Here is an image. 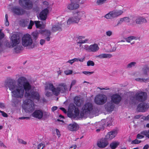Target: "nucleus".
<instances>
[{"label": "nucleus", "instance_id": "18", "mask_svg": "<svg viewBox=\"0 0 149 149\" xmlns=\"http://www.w3.org/2000/svg\"><path fill=\"white\" fill-rule=\"evenodd\" d=\"M117 133V131L116 130L109 132L106 136L104 140H111L116 136Z\"/></svg>", "mask_w": 149, "mask_h": 149}, {"label": "nucleus", "instance_id": "50", "mask_svg": "<svg viewBox=\"0 0 149 149\" xmlns=\"http://www.w3.org/2000/svg\"><path fill=\"white\" fill-rule=\"evenodd\" d=\"M106 34L107 36L110 37L113 34V32L111 30H109L106 32Z\"/></svg>", "mask_w": 149, "mask_h": 149}, {"label": "nucleus", "instance_id": "22", "mask_svg": "<svg viewBox=\"0 0 149 149\" xmlns=\"http://www.w3.org/2000/svg\"><path fill=\"white\" fill-rule=\"evenodd\" d=\"M68 129L70 131H76L78 129V125L76 123H74L68 125Z\"/></svg>", "mask_w": 149, "mask_h": 149}, {"label": "nucleus", "instance_id": "16", "mask_svg": "<svg viewBox=\"0 0 149 149\" xmlns=\"http://www.w3.org/2000/svg\"><path fill=\"white\" fill-rule=\"evenodd\" d=\"M32 116L38 119H40L43 117V112L41 110H36L32 113Z\"/></svg>", "mask_w": 149, "mask_h": 149}, {"label": "nucleus", "instance_id": "23", "mask_svg": "<svg viewBox=\"0 0 149 149\" xmlns=\"http://www.w3.org/2000/svg\"><path fill=\"white\" fill-rule=\"evenodd\" d=\"M131 18H132L131 17H125L124 18H120V20L118 21L117 24V26L119 24H120L123 22L128 23L131 22V20L132 19Z\"/></svg>", "mask_w": 149, "mask_h": 149}, {"label": "nucleus", "instance_id": "14", "mask_svg": "<svg viewBox=\"0 0 149 149\" xmlns=\"http://www.w3.org/2000/svg\"><path fill=\"white\" fill-rule=\"evenodd\" d=\"M105 109L108 112L112 111L115 107V105L113 102L111 101L107 102L104 106Z\"/></svg>", "mask_w": 149, "mask_h": 149}, {"label": "nucleus", "instance_id": "30", "mask_svg": "<svg viewBox=\"0 0 149 149\" xmlns=\"http://www.w3.org/2000/svg\"><path fill=\"white\" fill-rule=\"evenodd\" d=\"M119 145V143L117 141H113L111 143L109 146L111 149H115Z\"/></svg>", "mask_w": 149, "mask_h": 149}, {"label": "nucleus", "instance_id": "3", "mask_svg": "<svg viewBox=\"0 0 149 149\" xmlns=\"http://www.w3.org/2000/svg\"><path fill=\"white\" fill-rule=\"evenodd\" d=\"M22 44L24 47H28L29 49L35 47V44L33 43L31 36L29 34L24 35L22 38Z\"/></svg>", "mask_w": 149, "mask_h": 149}, {"label": "nucleus", "instance_id": "20", "mask_svg": "<svg viewBox=\"0 0 149 149\" xmlns=\"http://www.w3.org/2000/svg\"><path fill=\"white\" fill-rule=\"evenodd\" d=\"M108 144L109 143L107 140H99L97 143V146L101 148L106 147Z\"/></svg>", "mask_w": 149, "mask_h": 149}, {"label": "nucleus", "instance_id": "6", "mask_svg": "<svg viewBox=\"0 0 149 149\" xmlns=\"http://www.w3.org/2000/svg\"><path fill=\"white\" fill-rule=\"evenodd\" d=\"M19 3L21 6L26 10H31L33 7V2L31 0H19Z\"/></svg>", "mask_w": 149, "mask_h": 149}, {"label": "nucleus", "instance_id": "61", "mask_svg": "<svg viewBox=\"0 0 149 149\" xmlns=\"http://www.w3.org/2000/svg\"><path fill=\"white\" fill-rule=\"evenodd\" d=\"M60 109L62 110L64 113H66L67 111L63 107H60Z\"/></svg>", "mask_w": 149, "mask_h": 149}, {"label": "nucleus", "instance_id": "24", "mask_svg": "<svg viewBox=\"0 0 149 149\" xmlns=\"http://www.w3.org/2000/svg\"><path fill=\"white\" fill-rule=\"evenodd\" d=\"M99 49V47L97 45L95 44L91 45L89 46V52H96Z\"/></svg>", "mask_w": 149, "mask_h": 149}, {"label": "nucleus", "instance_id": "43", "mask_svg": "<svg viewBox=\"0 0 149 149\" xmlns=\"http://www.w3.org/2000/svg\"><path fill=\"white\" fill-rule=\"evenodd\" d=\"M50 114L49 113L44 111L43 112V116L45 118H48L50 116Z\"/></svg>", "mask_w": 149, "mask_h": 149}, {"label": "nucleus", "instance_id": "17", "mask_svg": "<svg viewBox=\"0 0 149 149\" xmlns=\"http://www.w3.org/2000/svg\"><path fill=\"white\" fill-rule=\"evenodd\" d=\"M48 12L49 10L47 8H46L42 10L39 15L40 19L42 20H46Z\"/></svg>", "mask_w": 149, "mask_h": 149}, {"label": "nucleus", "instance_id": "12", "mask_svg": "<svg viewBox=\"0 0 149 149\" xmlns=\"http://www.w3.org/2000/svg\"><path fill=\"white\" fill-rule=\"evenodd\" d=\"M11 40L12 43L13 47L18 44L20 42V39L19 36L16 34H14L11 37Z\"/></svg>", "mask_w": 149, "mask_h": 149}, {"label": "nucleus", "instance_id": "9", "mask_svg": "<svg viewBox=\"0 0 149 149\" xmlns=\"http://www.w3.org/2000/svg\"><path fill=\"white\" fill-rule=\"evenodd\" d=\"M147 97L146 92L140 91L137 92L133 98L137 101L141 102L145 101L147 99Z\"/></svg>", "mask_w": 149, "mask_h": 149}, {"label": "nucleus", "instance_id": "63", "mask_svg": "<svg viewBox=\"0 0 149 149\" xmlns=\"http://www.w3.org/2000/svg\"><path fill=\"white\" fill-rule=\"evenodd\" d=\"M56 132L57 133V135L58 136L60 137L61 134H60V133L59 130L57 129H56Z\"/></svg>", "mask_w": 149, "mask_h": 149}, {"label": "nucleus", "instance_id": "38", "mask_svg": "<svg viewBox=\"0 0 149 149\" xmlns=\"http://www.w3.org/2000/svg\"><path fill=\"white\" fill-rule=\"evenodd\" d=\"M149 67L147 65H145L143 69V70L145 74H146L147 72H149Z\"/></svg>", "mask_w": 149, "mask_h": 149}, {"label": "nucleus", "instance_id": "41", "mask_svg": "<svg viewBox=\"0 0 149 149\" xmlns=\"http://www.w3.org/2000/svg\"><path fill=\"white\" fill-rule=\"evenodd\" d=\"M141 133L145 135L146 137H148V138H149V130L148 131H142L141 132Z\"/></svg>", "mask_w": 149, "mask_h": 149}, {"label": "nucleus", "instance_id": "51", "mask_svg": "<svg viewBox=\"0 0 149 149\" xmlns=\"http://www.w3.org/2000/svg\"><path fill=\"white\" fill-rule=\"evenodd\" d=\"M145 135L142 134L141 132L139 134H138L137 135V138L138 139H142L143 138Z\"/></svg>", "mask_w": 149, "mask_h": 149}, {"label": "nucleus", "instance_id": "29", "mask_svg": "<svg viewBox=\"0 0 149 149\" xmlns=\"http://www.w3.org/2000/svg\"><path fill=\"white\" fill-rule=\"evenodd\" d=\"M74 103L77 106H80L81 104V102L80 101V98L76 96L74 98Z\"/></svg>", "mask_w": 149, "mask_h": 149}, {"label": "nucleus", "instance_id": "53", "mask_svg": "<svg viewBox=\"0 0 149 149\" xmlns=\"http://www.w3.org/2000/svg\"><path fill=\"white\" fill-rule=\"evenodd\" d=\"M64 72L65 74L68 75L72 74V71L70 70H68L65 71Z\"/></svg>", "mask_w": 149, "mask_h": 149}, {"label": "nucleus", "instance_id": "27", "mask_svg": "<svg viewBox=\"0 0 149 149\" xmlns=\"http://www.w3.org/2000/svg\"><path fill=\"white\" fill-rule=\"evenodd\" d=\"M136 23L137 24H141L146 22V19L141 17H138L135 20Z\"/></svg>", "mask_w": 149, "mask_h": 149}, {"label": "nucleus", "instance_id": "11", "mask_svg": "<svg viewBox=\"0 0 149 149\" xmlns=\"http://www.w3.org/2000/svg\"><path fill=\"white\" fill-rule=\"evenodd\" d=\"M149 107V105L147 104L141 103L137 106V111L139 112H144L148 109Z\"/></svg>", "mask_w": 149, "mask_h": 149}, {"label": "nucleus", "instance_id": "60", "mask_svg": "<svg viewBox=\"0 0 149 149\" xmlns=\"http://www.w3.org/2000/svg\"><path fill=\"white\" fill-rule=\"evenodd\" d=\"M19 119L21 120H23L24 119H26L27 120L29 119H30V118L29 117H19Z\"/></svg>", "mask_w": 149, "mask_h": 149}, {"label": "nucleus", "instance_id": "13", "mask_svg": "<svg viewBox=\"0 0 149 149\" xmlns=\"http://www.w3.org/2000/svg\"><path fill=\"white\" fill-rule=\"evenodd\" d=\"M79 20V19L74 13L73 17L69 18L67 22L68 24H70L72 23H78Z\"/></svg>", "mask_w": 149, "mask_h": 149}, {"label": "nucleus", "instance_id": "26", "mask_svg": "<svg viewBox=\"0 0 149 149\" xmlns=\"http://www.w3.org/2000/svg\"><path fill=\"white\" fill-rule=\"evenodd\" d=\"M112 56V55L110 54H103L96 56V57L100 59L104 58H110Z\"/></svg>", "mask_w": 149, "mask_h": 149}, {"label": "nucleus", "instance_id": "45", "mask_svg": "<svg viewBox=\"0 0 149 149\" xmlns=\"http://www.w3.org/2000/svg\"><path fill=\"white\" fill-rule=\"evenodd\" d=\"M87 65L88 66H93L95 65V63L93 61H92L89 60L87 62Z\"/></svg>", "mask_w": 149, "mask_h": 149}, {"label": "nucleus", "instance_id": "10", "mask_svg": "<svg viewBox=\"0 0 149 149\" xmlns=\"http://www.w3.org/2000/svg\"><path fill=\"white\" fill-rule=\"evenodd\" d=\"M12 12L15 14L17 15H22L25 13L24 9L19 6H15L11 9Z\"/></svg>", "mask_w": 149, "mask_h": 149}, {"label": "nucleus", "instance_id": "4", "mask_svg": "<svg viewBox=\"0 0 149 149\" xmlns=\"http://www.w3.org/2000/svg\"><path fill=\"white\" fill-rule=\"evenodd\" d=\"M23 109L26 112H32L35 109L34 103L30 99H27L23 101Z\"/></svg>", "mask_w": 149, "mask_h": 149}, {"label": "nucleus", "instance_id": "33", "mask_svg": "<svg viewBox=\"0 0 149 149\" xmlns=\"http://www.w3.org/2000/svg\"><path fill=\"white\" fill-rule=\"evenodd\" d=\"M135 80L137 81L141 82H149V78L147 79H143L141 78H137L135 79Z\"/></svg>", "mask_w": 149, "mask_h": 149}, {"label": "nucleus", "instance_id": "39", "mask_svg": "<svg viewBox=\"0 0 149 149\" xmlns=\"http://www.w3.org/2000/svg\"><path fill=\"white\" fill-rule=\"evenodd\" d=\"M89 46L87 45H83L82 47H81L80 48V50H85L86 51L89 52Z\"/></svg>", "mask_w": 149, "mask_h": 149}, {"label": "nucleus", "instance_id": "54", "mask_svg": "<svg viewBox=\"0 0 149 149\" xmlns=\"http://www.w3.org/2000/svg\"><path fill=\"white\" fill-rule=\"evenodd\" d=\"M45 146V145L44 144L40 143L39 145H38V149H43V148Z\"/></svg>", "mask_w": 149, "mask_h": 149}, {"label": "nucleus", "instance_id": "36", "mask_svg": "<svg viewBox=\"0 0 149 149\" xmlns=\"http://www.w3.org/2000/svg\"><path fill=\"white\" fill-rule=\"evenodd\" d=\"M136 64V63L135 62H131L127 65V68H131L134 67Z\"/></svg>", "mask_w": 149, "mask_h": 149}, {"label": "nucleus", "instance_id": "58", "mask_svg": "<svg viewBox=\"0 0 149 149\" xmlns=\"http://www.w3.org/2000/svg\"><path fill=\"white\" fill-rule=\"evenodd\" d=\"M45 42V40L43 39H41L40 41V44L41 45H43Z\"/></svg>", "mask_w": 149, "mask_h": 149}, {"label": "nucleus", "instance_id": "46", "mask_svg": "<svg viewBox=\"0 0 149 149\" xmlns=\"http://www.w3.org/2000/svg\"><path fill=\"white\" fill-rule=\"evenodd\" d=\"M34 23L37 28H39L41 26V25L40 24V22L39 21H35Z\"/></svg>", "mask_w": 149, "mask_h": 149}, {"label": "nucleus", "instance_id": "59", "mask_svg": "<svg viewBox=\"0 0 149 149\" xmlns=\"http://www.w3.org/2000/svg\"><path fill=\"white\" fill-rule=\"evenodd\" d=\"M18 142L19 143L22 144L26 145L27 144V142L24 140H18Z\"/></svg>", "mask_w": 149, "mask_h": 149}, {"label": "nucleus", "instance_id": "49", "mask_svg": "<svg viewBox=\"0 0 149 149\" xmlns=\"http://www.w3.org/2000/svg\"><path fill=\"white\" fill-rule=\"evenodd\" d=\"M78 40H77V44H82V43H85L88 40L87 39H85L84 40H79L78 41Z\"/></svg>", "mask_w": 149, "mask_h": 149}, {"label": "nucleus", "instance_id": "35", "mask_svg": "<svg viewBox=\"0 0 149 149\" xmlns=\"http://www.w3.org/2000/svg\"><path fill=\"white\" fill-rule=\"evenodd\" d=\"M14 49L16 53H18L19 52L20 50H22L23 49V47L21 45H19L17 46Z\"/></svg>", "mask_w": 149, "mask_h": 149}, {"label": "nucleus", "instance_id": "56", "mask_svg": "<svg viewBox=\"0 0 149 149\" xmlns=\"http://www.w3.org/2000/svg\"><path fill=\"white\" fill-rule=\"evenodd\" d=\"M0 108L2 109H4L6 108L5 104L2 102H0Z\"/></svg>", "mask_w": 149, "mask_h": 149}, {"label": "nucleus", "instance_id": "1", "mask_svg": "<svg viewBox=\"0 0 149 149\" xmlns=\"http://www.w3.org/2000/svg\"><path fill=\"white\" fill-rule=\"evenodd\" d=\"M6 86L11 91L12 95L15 98L12 100L14 106L16 107L21 100L17 98H22L24 94L26 98L36 99L38 101L39 95L37 92L31 90V86L27 81L26 78L21 77L17 80V84L14 80H9L6 84Z\"/></svg>", "mask_w": 149, "mask_h": 149}, {"label": "nucleus", "instance_id": "47", "mask_svg": "<svg viewBox=\"0 0 149 149\" xmlns=\"http://www.w3.org/2000/svg\"><path fill=\"white\" fill-rule=\"evenodd\" d=\"M34 24V22L31 20L30 21V23L29 24L28 27V29H31L32 28V26Z\"/></svg>", "mask_w": 149, "mask_h": 149}, {"label": "nucleus", "instance_id": "31", "mask_svg": "<svg viewBox=\"0 0 149 149\" xmlns=\"http://www.w3.org/2000/svg\"><path fill=\"white\" fill-rule=\"evenodd\" d=\"M139 38L137 37L131 36L125 38V41L128 42H130L131 40H136Z\"/></svg>", "mask_w": 149, "mask_h": 149}, {"label": "nucleus", "instance_id": "64", "mask_svg": "<svg viewBox=\"0 0 149 149\" xmlns=\"http://www.w3.org/2000/svg\"><path fill=\"white\" fill-rule=\"evenodd\" d=\"M149 148V145L148 144H146L143 147V149H147Z\"/></svg>", "mask_w": 149, "mask_h": 149}, {"label": "nucleus", "instance_id": "25", "mask_svg": "<svg viewBox=\"0 0 149 149\" xmlns=\"http://www.w3.org/2000/svg\"><path fill=\"white\" fill-rule=\"evenodd\" d=\"M80 20L81 19L86 17V14L84 11H79L75 13Z\"/></svg>", "mask_w": 149, "mask_h": 149}, {"label": "nucleus", "instance_id": "57", "mask_svg": "<svg viewBox=\"0 0 149 149\" xmlns=\"http://www.w3.org/2000/svg\"><path fill=\"white\" fill-rule=\"evenodd\" d=\"M0 113H1L2 115L4 117H7L8 116L7 114L3 111L0 110Z\"/></svg>", "mask_w": 149, "mask_h": 149}, {"label": "nucleus", "instance_id": "55", "mask_svg": "<svg viewBox=\"0 0 149 149\" xmlns=\"http://www.w3.org/2000/svg\"><path fill=\"white\" fill-rule=\"evenodd\" d=\"M141 142V141L139 140H132L131 142L132 144H138Z\"/></svg>", "mask_w": 149, "mask_h": 149}, {"label": "nucleus", "instance_id": "5", "mask_svg": "<svg viewBox=\"0 0 149 149\" xmlns=\"http://www.w3.org/2000/svg\"><path fill=\"white\" fill-rule=\"evenodd\" d=\"M81 110L80 115L81 117H83L85 115H89L92 112L93 110V105L91 103H87L83 106Z\"/></svg>", "mask_w": 149, "mask_h": 149}, {"label": "nucleus", "instance_id": "32", "mask_svg": "<svg viewBox=\"0 0 149 149\" xmlns=\"http://www.w3.org/2000/svg\"><path fill=\"white\" fill-rule=\"evenodd\" d=\"M97 125H100L99 128L96 130V131L98 132L101 130H103L104 128V123H102V122H99L98 123Z\"/></svg>", "mask_w": 149, "mask_h": 149}, {"label": "nucleus", "instance_id": "15", "mask_svg": "<svg viewBox=\"0 0 149 149\" xmlns=\"http://www.w3.org/2000/svg\"><path fill=\"white\" fill-rule=\"evenodd\" d=\"M121 97L118 94H113L111 97V101L113 103L118 104L121 100Z\"/></svg>", "mask_w": 149, "mask_h": 149}, {"label": "nucleus", "instance_id": "28", "mask_svg": "<svg viewBox=\"0 0 149 149\" xmlns=\"http://www.w3.org/2000/svg\"><path fill=\"white\" fill-rule=\"evenodd\" d=\"M70 107H72V109H73V110H74V112L75 113V115L76 116H78L79 113V109L76 107L73 104H70Z\"/></svg>", "mask_w": 149, "mask_h": 149}, {"label": "nucleus", "instance_id": "52", "mask_svg": "<svg viewBox=\"0 0 149 149\" xmlns=\"http://www.w3.org/2000/svg\"><path fill=\"white\" fill-rule=\"evenodd\" d=\"M77 81L75 80H73L72 81L71 84L70 85V90H69L70 91L71 90V88L72 87V86L75 85Z\"/></svg>", "mask_w": 149, "mask_h": 149}, {"label": "nucleus", "instance_id": "62", "mask_svg": "<svg viewBox=\"0 0 149 149\" xmlns=\"http://www.w3.org/2000/svg\"><path fill=\"white\" fill-rule=\"evenodd\" d=\"M46 95L47 97H49L51 95V93L47 91L46 93Z\"/></svg>", "mask_w": 149, "mask_h": 149}, {"label": "nucleus", "instance_id": "21", "mask_svg": "<svg viewBox=\"0 0 149 149\" xmlns=\"http://www.w3.org/2000/svg\"><path fill=\"white\" fill-rule=\"evenodd\" d=\"M62 24L61 22H58L53 25L52 28V32H55L57 31H61L62 30Z\"/></svg>", "mask_w": 149, "mask_h": 149}, {"label": "nucleus", "instance_id": "19", "mask_svg": "<svg viewBox=\"0 0 149 149\" xmlns=\"http://www.w3.org/2000/svg\"><path fill=\"white\" fill-rule=\"evenodd\" d=\"M79 5L75 1L71 2L70 3L68 4L67 6L68 9L72 10H76L79 7Z\"/></svg>", "mask_w": 149, "mask_h": 149}, {"label": "nucleus", "instance_id": "34", "mask_svg": "<svg viewBox=\"0 0 149 149\" xmlns=\"http://www.w3.org/2000/svg\"><path fill=\"white\" fill-rule=\"evenodd\" d=\"M21 24L23 26H27L29 23V21L26 19H22L20 21Z\"/></svg>", "mask_w": 149, "mask_h": 149}, {"label": "nucleus", "instance_id": "2", "mask_svg": "<svg viewBox=\"0 0 149 149\" xmlns=\"http://www.w3.org/2000/svg\"><path fill=\"white\" fill-rule=\"evenodd\" d=\"M48 89L52 91L54 95L58 96L60 93H65L67 90V88L66 84L63 83L60 84L56 88L52 84L48 83L45 86V90Z\"/></svg>", "mask_w": 149, "mask_h": 149}, {"label": "nucleus", "instance_id": "40", "mask_svg": "<svg viewBox=\"0 0 149 149\" xmlns=\"http://www.w3.org/2000/svg\"><path fill=\"white\" fill-rule=\"evenodd\" d=\"M32 35L33 38L36 40L38 38L39 36V33L38 32H34L32 33Z\"/></svg>", "mask_w": 149, "mask_h": 149}, {"label": "nucleus", "instance_id": "8", "mask_svg": "<svg viewBox=\"0 0 149 149\" xmlns=\"http://www.w3.org/2000/svg\"><path fill=\"white\" fill-rule=\"evenodd\" d=\"M107 97L104 94H100L96 95L95 99V102L97 104L102 105L107 101Z\"/></svg>", "mask_w": 149, "mask_h": 149}, {"label": "nucleus", "instance_id": "44", "mask_svg": "<svg viewBox=\"0 0 149 149\" xmlns=\"http://www.w3.org/2000/svg\"><path fill=\"white\" fill-rule=\"evenodd\" d=\"M107 1V0H97V3L99 5H101Z\"/></svg>", "mask_w": 149, "mask_h": 149}, {"label": "nucleus", "instance_id": "37", "mask_svg": "<svg viewBox=\"0 0 149 149\" xmlns=\"http://www.w3.org/2000/svg\"><path fill=\"white\" fill-rule=\"evenodd\" d=\"M2 30L0 29V50L1 49V39L3 38L4 37V34L1 32Z\"/></svg>", "mask_w": 149, "mask_h": 149}, {"label": "nucleus", "instance_id": "48", "mask_svg": "<svg viewBox=\"0 0 149 149\" xmlns=\"http://www.w3.org/2000/svg\"><path fill=\"white\" fill-rule=\"evenodd\" d=\"M82 73L87 75H90L94 73L93 72H89L88 71H84Z\"/></svg>", "mask_w": 149, "mask_h": 149}, {"label": "nucleus", "instance_id": "42", "mask_svg": "<svg viewBox=\"0 0 149 149\" xmlns=\"http://www.w3.org/2000/svg\"><path fill=\"white\" fill-rule=\"evenodd\" d=\"M43 33L46 36H50L51 32L49 30H45L44 31Z\"/></svg>", "mask_w": 149, "mask_h": 149}, {"label": "nucleus", "instance_id": "7", "mask_svg": "<svg viewBox=\"0 0 149 149\" xmlns=\"http://www.w3.org/2000/svg\"><path fill=\"white\" fill-rule=\"evenodd\" d=\"M123 13L122 10H113L106 14L104 17L107 19L116 18L122 15Z\"/></svg>", "mask_w": 149, "mask_h": 149}]
</instances>
